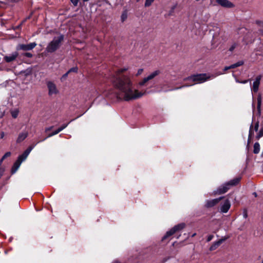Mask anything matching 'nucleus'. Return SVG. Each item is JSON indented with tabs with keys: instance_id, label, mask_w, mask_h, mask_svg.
Segmentation results:
<instances>
[{
	"instance_id": "obj_9",
	"label": "nucleus",
	"mask_w": 263,
	"mask_h": 263,
	"mask_svg": "<svg viewBox=\"0 0 263 263\" xmlns=\"http://www.w3.org/2000/svg\"><path fill=\"white\" fill-rule=\"evenodd\" d=\"M36 46L35 42L31 43L28 44H19L16 49L17 50H22L24 51L31 50Z\"/></svg>"
},
{
	"instance_id": "obj_21",
	"label": "nucleus",
	"mask_w": 263,
	"mask_h": 263,
	"mask_svg": "<svg viewBox=\"0 0 263 263\" xmlns=\"http://www.w3.org/2000/svg\"><path fill=\"white\" fill-rule=\"evenodd\" d=\"M19 111L17 109H15L11 112L12 117L13 118H16L18 116Z\"/></svg>"
},
{
	"instance_id": "obj_47",
	"label": "nucleus",
	"mask_w": 263,
	"mask_h": 263,
	"mask_svg": "<svg viewBox=\"0 0 263 263\" xmlns=\"http://www.w3.org/2000/svg\"><path fill=\"white\" fill-rule=\"evenodd\" d=\"M139 0H137V1H139Z\"/></svg>"
},
{
	"instance_id": "obj_5",
	"label": "nucleus",
	"mask_w": 263,
	"mask_h": 263,
	"mask_svg": "<svg viewBox=\"0 0 263 263\" xmlns=\"http://www.w3.org/2000/svg\"><path fill=\"white\" fill-rule=\"evenodd\" d=\"M239 180L240 179L238 178L231 180L228 183L220 187L217 190V193L219 194H221L227 192L229 189V185H235L239 182Z\"/></svg>"
},
{
	"instance_id": "obj_27",
	"label": "nucleus",
	"mask_w": 263,
	"mask_h": 263,
	"mask_svg": "<svg viewBox=\"0 0 263 263\" xmlns=\"http://www.w3.org/2000/svg\"><path fill=\"white\" fill-rule=\"evenodd\" d=\"M258 127H259V122L257 121L255 124V125H254V130L255 132H257L258 130Z\"/></svg>"
},
{
	"instance_id": "obj_44",
	"label": "nucleus",
	"mask_w": 263,
	"mask_h": 263,
	"mask_svg": "<svg viewBox=\"0 0 263 263\" xmlns=\"http://www.w3.org/2000/svg\"><path fill=\"white\" fill-rule=\"evenodd\" d=\"M88 1H89V0H83V1L84 2H88Z\"/></svg>"
},
{
	"instance_id": "obj_24",
	"label": "nucleus",
	"mask_w": 263,
	"mask_h": 263,
	"mask_svg": "<svg viewBox=\"0 0 263 263\" xmlns=\"http://www.w3.org/2000/svg\"><path fill=\"white\" fill-rule=\"evenodd\" d=\"M11 155V153L10 152H7L3 156V157L2 158L1 161H0V162H3V161L7 157H9Z\"/></svg>"
},
{
	"instance_id": "obj_20",
	"label": "nucleus",
	"mask_w": 263,
	"mask_h": 263,
	"mask_svg": "<svg viewBox=\"0 0 263 263\" xmlns=\"http://www.w3.org/2000/svg\"><path fill=\"white\" fill-rule=\"evenodd\" d=\"M261 104V97L260 95H259L257 97V109L260 110V106Z\"/></svg>"
},
{
	"instance_id": "obj_31",
	"label": "nucleus",
	"mask_w": 263,
	"mask_h": 263,
	"mask_svg": "<svg viewBox=\"0 0 263 263\" xmlns=\"http://www.w3.org/2000/svg\"><path fill=\"white\" fill-rule=\"evenodd\" d=\"M249 81H250V80H243V81H239V80H236V82H238V83H242V84H245V83H247Z\"/></svg>"
},
{
	"instance_id": "obj_1",
	"label": "nucleus",
	"mask_w": 263,
	"mask_h": 263,
	"mask_svg": "<svg viewBox=\"0 0 263 263\" xmlns=\"http://www.w3.org/2000/svg\"><path fill=\"white\" fill-rule=\"evenodd\" d=\"M127 69V68L119 69L110 78L115 87L119 91L117 97L125 101L138 99L145 93V92H139L134 88L131 80L124 74Z\"/></svg>"
},
{
	"instance_id": "obj_10",
	"label": "nucleus",
	"mask_w": 263,
	"mask_h": 263,
	"mask_svg": "<svg viewBox=\"0 0 263 263\" xmlns=\"http://www.w3.org/2000/svg\"><path fill=\"white\" fill-rule=\"evenodd\" d=\"M47 87L48 88L49 95L50 96L56 95L58 92V90L55 85L52 82H48L47 83Z\"/></svg>"
},
{
	"instance_id": "obj_19",
	"label": "nucleus",
	"mask_w": 263,
	"mask_h": 263,
	"mask_svg": "<svg viewBox=\"0 0 263 263\" xmlns=\"http://www.w3.org/2000/svg\"><path fill=\"white\" fill-rule=\"evenodd\" d=\"M243 64H244V62L243 61H239L237 62V63L231 65V67H232V68H235L236 67L242 66Z\"/></svg>"
},
{
	"instance_id": "obj_3",
	"label": "nucleus",
	"mask_w": 263,
	"mask_h": 263,
	"mask_svg": "<svg viewBox=\"0 0 263 263\" xmlns=\"http://www.w3.org/2000/svg\"><path fill=\"white\" fill-rule=\"evenodd\" d=\"M64 39L63 35L54 37L53 40L50 42L47 45L46 50L48 52H53L56 51L60 46L61 42Z\"/></svg>"
},
{
	"instance_id": "obj_28",
	"label": "nucleus",
	"mask_w": 263,
	"mask_h": 263,
	"mask_svg": "<svg viewBox=\"0 0 263 263\" xmlns=\"http://www.w3.org/2000/svg\"><path fill=\"white\" fill-rule=\"evenodd\" d=\"M127 18V14L126 13H124L121 15L122 22H124Z\"/></svg>"
},
{
	"instance_id": "obj_6",
	"label": "nucleus",
	"mask_w": 263,
	"mask_h": 263,
	"mask_svg": "<svg viewBox=\"0 0 263 263\" xmlns=\"http://www.w3.org/2000/svg\"><path fill=\"white\" fill-rule=\"evenodd\" d=\"M184 227L185 224L184 223H181L175 226L172 229L166 232V234L162 238V240L166 239L168 237L172 236L175 233L179 232L181 230L183 229Z\"/></svg>"
},
{
	"instance_id": "obj_41",
	"label": "nucleus",
	"mask_w": 263,
	"mask_h": 263,
	"mask_svg": "<svg viewBox=\"0 0 263 263\" xmlns=\"http://www.w3.org/2000/svg\"><path fill=\"white\" fill-rule=\"evenodd\" d=\"M253 195H254L255 197H257V194H256V193L254 192V193H253Z\"/></svg>"
},
{
	"instance_id": "obj_35",
	"label": "nucleus",
	"mask_w": 263,
	"mask_h": 263,
	"mask_svg": "<svg viewBox=\"0 0 263 263\" xmlns=\"http://www.w3.org/2000/svg\"><path fill=\"white\" fill-rule=\"evenodd\" d=\"M52 128H53V126H50V127L46 128H45V132L47 133L48 131L51 130L52 129Z\"/></svg>"
},
{
	"instance_id": "obj_33",
	"label": "nucleus",
	"mask_w": 263,
	"mask_h": 263,
	"mask_svg": "<svg viewBox=\"0 0 263 263\" xmlns=\"http://www.w3.org/2000/svg\"><path fill=\"white\" fill-rule=\"evenodd\" d=\"M256 23L260 27H263V22L261 21H257Z\"/></svg>"
},
{
	"instance_id": "obj_43",
	"label": "nucleus",
	"mask_w": 263,
	"mask_h": 263,
	"mask_svg": "<svg viewBox=\"0 0 263 263\" xmlns=\"http://www.w3.org/2000/svg\"><path fill=\"white\" fill-rule=\"evenodd\" d=\"M196 235V233H194L192 235V237H194Z\"/></svg>"
},
{
	"instance_id": "obj_12",
	"label": "nucleus",
	"mask_w": 263,
	"mask_h": 263,
	"mask_svg": "<svg viewBox=\"0 0 263 263\" xmlns=\"http://www.w3.org/2000/svg\"><path fill=\"white\" fill-rule=\"evenodd\" d=\"M231 206V203L228 199L226 200L222 204L220 208V211L222 213H227Z\"/></svg>"
},
{
	"instance_id": "obj_36",
	"label": "nucleus",
	"mask_w": 263,
	"mask_h": 263,
	"mask_svg": "<svg viewBox=\"0 0 263 263\" xmlns=\"http://www.w3.org/2000/svg\"><path fill=\"white\" fill-rule=\"evenodd\" d=\"M236 47V45L234 44L230 48V51H232Z\"/></svg>"
},
{
	"instance_id": "obj_26",
	"label": "nucleus",
	"mask_w": 263,
	"mask_h": 263,
	"mask_svg": "<svg viewBox=\"0 0 263 263\" xmlns=\"http://www.w3.org/2000/svg\"><path fill=\"white\" fill-rule=\"evenodd\" d=\"M78 70V68L77 67H72V68H70L68 71V73H70V72H77Z\"/></svg>"
},
{
	"instance_id": "obj_42",
	"label": "nucleus",
	"mask_w": 263,
	"mask_h": 263,
	"mask_svg": "<svg viewBox=\"0 0 263 263\" xmlns=\"http://www.w3.org/2000/svg\"><path fill=\"white\" fill-rule=\"evenodd\" d=\"M112 263H120V262H119L118 261H117V260H115V261H114Z\"/></svg>"
},
{
	"instance_id": "obj_13",
	"label": "nucleus",
	"mask_w": 263,
	"mask_h": 263,
	"mask_svg": "<svg viewBox=\"0 0 263 263\" xmlns=\"http://www.w3.org/2000/svg\"><path fill=\"white\" fill-rule=\"evenodd\" d=\"M18 53L17 52H14L9 55L4 57V60L6 62L9 63L14 61L18 57Z\"/></svg>"
},
{
	"instance_id": "obj_46",
	"label": "nucleus",
	"mask_w": 263,
	"mask_h": 263,
	"mask_svg": "<svg viewBox=\"0 0 263 263\" xmlns=\"http://www.w3.org/2000/svg\"><path fill=\"white\" fill-rule=\"evenodd\" d=\"M261 263H263V259L262 260Z\"/></svg>"
},
{
	"instance_id": "obj_7",
	"label": "nucleus",
	"mask_w": 263,
	"mask_h": 263,
	"mask_svg": "<svg viewBox=\"0 0 263 263\" xmlns=\"http://www.w3.org/2000/svg\"><path fill=\"white\" fill-rule=\"evenodd\" d=\"M160 73V71L159 70H155L150 73L148 76L145 77L139 83V86L144 85L148 81L153 79L156 76Z\"/></svg>"
},
{
	"instance_id": "obj_38",
	"label": "nucleus",
	"mask_w": 263,
	"mask_h": 263,
	"mask_svg": "<svg viewBox=\"0 0 263 263\" xmlns=\"http://www.w3.org/2000/svg\"><path fill=\"white\" fill-rule=\"evenodd\" d=\"M231 68H232V67H231V65L230 66H226L224 67L223 70H224V71H226L227 70L231 69Z\"/></svg>"
},
{
	"instance_id": "obj_29",
	"label": "nucleus",
	"mask_w": 263,
	"mask_h": 263,
	"mask_svg": "<svg viewBox=\"0 0 263 263\" xmlns=\"http://www.w3.org/2000/svg\"><path fill=\"white\" fill-rule=\"evenodd\" d=\"M23 55L28 58H32L33 56L32 54L29 52H25L23 54Z\"/></svg>"
},
{
	"instance_id": "obj_17",
	"label": "nucleus",
	"mask_w": 263,
	"mask_h": 263,
	"mask_svg": "<svg viewBox=\"0 0 263 263\" xmlns=\"http://www.w3.org/2000/svg\"><path fill=\"white\" fill-rule=\"evenodd\" d=\"M67 125H68V124H63L60 127H59L58 129H57L56 130H55L54 132H52L51 134H49L47 137H50L52 136L58 134L60 132H61L62 130H63L65 128H66L67 127Z\"/></svg>"
},
{
	"instance_id": "obj_25",
	"label": "nucleus",
	"mask_w": 263,
	"mask_h": 263,
	"mask_svg": "<svg viewBox=\"0 0 263 263\" xmlns=\"http://www.w3.org/2000/svg\"><path fill=\"white\" fill-rule=\"evenodd\" d=\"M154 1V0H146L145 2V6L149 7L151 5L152 3Z\"/></svg>"
},
{
	"instance_id": "obj_32",
	"label": "nucleus",
	"mask_w": 263,
	"mask_h": 263,
	"mask_svg": "<svg viewBox=\"0 0 263 263\" xmlns=\"http://www.w3.org/2000/svg\"><path fill=\"white\" fill-rule=\"evenodd\" d=\"M143 69L141 68V69H139L138 71H137V73L136 74V75L138 76H139L140 74H142V73L143 72Z\"/></svg>"
},
{
	"instance_id": "obj_8",
	"label": "nucleus",
	"mask_w": 263,
	"mask_h": 263,
	"mask_svg": "<svg viewBox=\"0 0 263 263\" xmlns=\"http://www.w3.org/2000/svg\"><path fill=\"white\" fill-rule=\"evenodd\" d=\"M261 78V75H258L255 78L252 84L250 82L251 89L252 92L256 93L258 91Z\"/></svg>"
},
{
	"instance_id": "obj_18",
	"label": "nucleus",
	"mask_w": 263,
	"mask_h": 263,
	"mask_svg": "<svg viewBox=\"0 0 263 263\" xmlns=\"http://www.w3.org/2000/svg\"><path fill=\"white\" fill-rule=\"evenodd\" d=\"M260 151V145L258 142L255 143L254 145L253 152L254 154L259 153Z\"/></svg>"
},
{
	"instance_id": "obj_39",
	"label": "nucleus",
	"mask_w": 263,
	"mask_h": 263,
	"mask_svg": "<svg viewBox=\"0 0 263 263\" xmlns=\"http://www.w3.org/2000/svg\"><path fill=\"white\" fill-rule=\"evenodd\" d=\"M4 136H5L4 133V132H2L1 134V137L0 138L1 139H3L4 138Z\"/></svg>"
},
{
	"instance_id": "obj_23",
	"label": "nucleus",
	"mask_w": 263,
	"mask_h": 263,
	"mask_svg": "<svg viewBox=\"0 0 263 263\" xmlns=\"http://www.w3.org/2000/svg\"><path fill=\"white\" fill-rule=\"evenodd\" d=\"M263 136V128H261L258 134L257 135L256 138L257 140L259 139L261 137Z\"/></svg>"
},
{
	"instance_id": "obj_34",
	"label": "nucleus",
	"mask_w": 263,
	"mask_h": 263,
	"mask_svg": "<svg viewBox=\"0 0 263 263\" xmlns=\"http://www.w3.org/2000/svg\"><path fill=\"white\" fill-rule=\"evenodd\" d=\"M213 238V235H210L207 238V241H210Z\"/></svg>"
},
{
	"instance_id": "obj_11",
	"label": "nucleus",
	"mask_w": 263,
	"mask_h": 263,
	"mask_svg": "<svg viewBox=\"0 0 263 263\" xmlns=\"http://www.w3.org/2000/svg\"><path fill=\"white\" fill-rule=\"evenodd\" d=\"M216 2L220 6L226 8H232L234 5L228 0H216Z\"/></svg>"
},
{
	"instance_id": "obj_22",
	"label": "nucleus",
	"mask_w": 263,
	"mask_h": 263,
	"mask_svg": "<svg viewBox=\"0 0 263 263\" xmlns=\"http://www.w3.org/2000/svg\"><path fill=\"white\" fill-rule=\"evenodd\" d=\"M253 129V125H251L250 127V130H249V140L251 139V137H252V136L254 134Z\"/></svg>"
},
{
	"instance_id": "obj_2",
	"label": "nucleus",
	"mask_w": 263,
	"mask_h": 263,
	"mask_svg": "<svg viewBox=\"0 0 263 263\" xmlns=\"http://www.w3.org/2000/svg\"><path fill=\"white\" fill-rule=\"evenodd\" d=\"M210 78V77H208L206 74H199L196 75H193L185 79V80L189 82V83H187L186 85H183L180 87H179V88H181L182 87L186 86H192L196 84L201 83L206 81ZM176 89H178V88H177Z\"/></svg>"
},
{
	"instance_id": "obj_45",
	"label": "nucleus",
	"mask_w": 263,
	"mask_h": 263,
	"mask_svg": "<svg viewBox=\"0 0 263 263\" xmlns=\"http://www.w3.org/2000/svg\"><path fill=\"white\" fill-rule=\"evenodd\" d=\"M261 156H262V157H263V150H262V153H261Z\"/></svg>"
},
{
	"instance_id": "obj_14",
	"label": "nucleus",
	"mask_w": 263,
	"mask_h": 263,
	"mask_svg": "<svg viewBox=\"0 0 263 263\" xmlns=\"http://www.w3.org/2000/svg\"><path fill=\"white\" fill-rule=\"evenodd\" d=\"M28 136L27 131H23L20 133L16 139V143H20L23 141Z\"/></svg>"
},
{
	"instance_id": "obj_40",
	"label": "nucleus",
	"mask_w": 263,
	"mask_h": 263,
	"mask_svg": "<svg viewBox=\"0 0 263 263\" xmlns=\"http://www.w3.org/2000/svg\"><path fill=\"white\" fill-rule=\"evenodd\" d=\"M243 217H244L245 218H247V213H246V212H245V213H243Z\"/></svg>"
},
{
	"instance_id": "obj_15",
	"label": "nucleus",
	"mask_w": 263,
	"mask_h": 263,
	"mask_svg": "<svg viewBox=\"0 0 263 263\" xmlns=\"http://www.w3.org/2000/svg\"><path fill=\"white\" fill-rule=\"evenodd\" d=\"M223 197H219L218 198L208 200L206 202V206L208 208H210L217 204Z\"/></svg>"
},
{
	"instance_id": "obj_4",
	"label": "nucleus",
	"mask_w": 263,
	"mask_h": 263,
	"mask_svg": "<svg viewBox=\"0 0 263 263\" xmlns=\"http://www.w3.org/2000/svg\"><path fill=\"white\" fill-rule=\"evenodd\" d=\"M32 147H29L23 153L22 155L19 156L17 160L14 163L13 166L12 168L11 171L12 173H15L16 172V171L21 165L22 162L27 158V157L32 151Z\"/></svg>"
},
{
	"instance_id": "obj_16",
	"label": "nucleus",
	"mask_w": 263,
	"mask_h": 263,
	"mask_svg": "<svg viewBox=\"0 0 263 263\" xmlns=\"http://www.w3.org/2000/svg\"><path fill=\"white\" fill-rule=\"evenodd\" d=\"M224 240V239H221L218 241L214 242L210 248V251L216 250L222 243Z\"/></svg>"
},
{
	"instance_id": "obj_37",
	"label": "nucleus",
	"mask_w": 263,
	"mask_h": 263,
	"mask_svg": "<svg viewBox=\"0 0 263 263\" xmlns=\"http://www.w3.org/2000/svg\"><path fill=\"white\" fill-rule=\"evenodd\" d=\"M68 73H68V71H67L65 74H64L63 76V77H62L61 79H65L68 76Z\"/></svg>"
},
{
	"instance_id": "obj_30",
	"label": "nucleus",
	"mask_w": 263,
	"mask_h": 263,
	"mask_svg": "<svg viewBox=\"0 0 263 263\" xmlns=\"http://www.w3.org/2000/svg\"><path fill=\"white\" fill-rule=\"evenodd\" d=\"M70 1L74 6H77L79 2V0H70Z\"/></svg>"
}]
</instances>
